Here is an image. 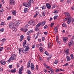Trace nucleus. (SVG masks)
Here are the masks:
<instances>
[{
  "label": "nucleus",
  "mask_w": 74,
  "mask_h": 74,
  "mask_svg": "<svg viewBox=\"0 0 74 74\" xmlns=\"http://www.w3.org/2000/svg\"><path fill=\"white\" fill-rule=\"evenodd\" d=\"M16 58V55L15 54H13L11 57L10 58L9 60H8V62H10L11 60H15Z\"/></svg>",
  "instance_id": "f257e3e1"
},
{
  "label": "nucleus",
  "mask_w": 74,
  "mask_h": 74,
  "mask_svg": "<svg viewBox=\"0 0 74 74\" xmlns=\"http://www.w3.org/2000/svg\"><path fill=\"white\" fill-rule=\"evenodd\" d=\"M23 5L24 6L26 7L29 8V7H31L32 4L29 3H24L23 4Z\"/></svg>",
  "instance_id": "f03ea898"
},
{
  "label": "nucleus",
  "mask_w": 74,
  "mask_h": 74,
  "mask_svg": "<svg viewBox=\"0 0 74 74\" xmlns=\"http://www.w3.org/2000/svg\"><path fill=\"white\" fill-rule=\"evenodd\" d=\"M23 69V66H22L19 69L18 73L19 74H22V70Z\"/></svg>",
  "instance_id": "7ed1b4c3"
},
{
  "label": "nucleus",
  "mask_w": 74,
  "mask_h": 74,
  "mask_svg": "<svg viewBox=\"0 0 74 74\" xmlns=\"http://www.w3.org/2000/svg\"><path fill=\"white\" fill-rule=\"evenodd\" d=\"M29 23L30 25H32V26H34V25H35V22L33 21H30L29 22Z\"/></svg>",
  "instance_id": "20e7f679"
},
{
  "label": "nucleus",
  "mask_w": 74,
  "mask_h": 74,
  "mask_svg": "<svg viewBox=\"0 0 74 74\" xmlns=\"http://www.w3.org/2000/svg\"><path fill=\"white\" fill-rule=\"evenodd\" d=\"M65 53L66 54V56H69V55H70V52H69V49H66L65 51Z\"/></svg>",
  "instance_id": "39448f33"
},
{
  "label": "nucleus",
  "mask_w": 74,
  "mask_h": 74,
  "mask_svg": "<svg viewBox=\"0 0 74 74\" xmlns=\"http://www.w3.org/2000/svg\"><path fill=\"white\" fill-rule=\"evenodd\" d=\"M0 63L2 65H4L5 64V63H6V62L5 60H1L0 61Z\"/></svg>",
  "instance_id": "423d86ee"
},
{
  "label": "nucleus",
  "mask_w": 74,
  "mask_h": 74,
  "mask_svg": "<svg viewBox=\"0 0 74 74\" xmlns=\"http://www.w3.org/2000/svg\"><path fill=\"white\" fill-rule=\"evenodd\" d=\"M46 6L48 9H51V5L48 3H47L46 4Z\"/></svg>",
  "instance_id": "0eeeda50"
},
{
  "label": "nucleus",
  "mask_w": 74,
  "mask_h": 74,
  "mask_svg": "<svg viewBox=\"0 0 74 74\" xmlns=\"http://www.w3.org/2000/svg\"><path fill=\"white\" fill-rule=\"evenodd\" d=\"M31 69L32 70H34L35 69L34 67V64L32 63L31 64Z\"/></svg>",
  "instance_id": "6e6552de"
},
{
  "label": "nucleus",
  "mask_w": 74,
  "mask_h": 74,
  "mask_svg": "<svg viewBox=\"0 0 74 74\" xmlns=\"http://www.w3.org/2000/svg\"><path fill=\"white\" fill-rule=\"evenodd\" d=\"M10 4L12 5V4H13V5H15V1L14 0H11L10 1Z\"/></svg>",
  "instance_id": "1a4fd4ad"
},
{
  "label": "nucleus",
  "mask_w": 74,
  "mask_h": 74,
  "mask_svg": "<svg viewBox=\"0 0 74 74\" xmlns=\"http://www.w3.org/2000/svg\"><path fill=\"white\" fill-rule=\"evenodd\" d=\"M9 26L10 28H14V23H11L9 25Z\"/></svg>",
  "instance_id": "9d476101"
},
{
  "label": "nucleus",
  "mask_w": 74,
  "mask_h": 74,
  "mask_svg": "<svg viewBox=\"0 0 74 74\" xmlns=\"http://www.w3.org/2000/svg\"><path fill=\"white\" fill-rule=\"evenodd\" d=\"M64 14L66 16H69L70 15V14L68 12H64Z\"/></svg>",
  "instance_id": "9b49d317"
},
{
  "label": "nucleus",
  "mask_w": 74,
  "mask_h": 74,
  "mask_svg": "<svg viewBox=\"0 0 74 74\" xmlns=\"http://www.w3.org/2000/svg\"><path fill=\"white\" fill-rule=\"evenodd\" d=\"M21 31H22V32H26L27 31V30H28V29H27L24 28H21Z\"/></svg>",
  "instance_id": "f8f14e48"
},
{
  "label": "nucleus",
  "mask_w": 74,
  "mask_h": 74,
  "mask_svg": "<svg viewBox=\"0 0 74 74\" xmlns=\"http://www.w3.org/2000/svg\"><path fill=\"white\" fill-rule=\"evenodd\" d=\"M24 36L23 35H21L20 36V41L21 42V41H22L23 39H24Z\"/></svg>",
  "instance_id": "ddd939ff"
},
{
  "label": "nucleus",
  "mask_w": 74,
  "mask_h": 74,
  "mask_svg": "<svg viewBox=\"0 0 74 74\" xmlns=\"http://www.w3.org/2000/svg\"><path fill=\"white\" fill-rule=\"evenodd\" d=\"M21 23V22L19 21H17L16 23V24L15 25L16 26H18L19 25V24Z\"/></svg>",
  "instance_id": "4468645a"
},
{
  "label": "nucleus",
  "mask_w": 74,
  "mask_h": 74,
  "mask_svg": "<svg viewBox=\"0 0 74 74\" xmlns=\"http://www.w3.org/2000/svg\"><path fill=\"white\" fill-rule=\"evenodd\" d=\"M73 44V42L72 41H70V42L69 43V47H71V45Z\"/></svg>",
  "instance_id": "2eb2a0df"
},
{
  "label": "nucleus",
  "mask_w": 74,
  "mask_h": 74,
  "mask_svg": "<svg viewBox=\"0 0 74 74\" xmlns=\"http://www.w3.org/2000/svg\"><path fill=\"white\" fill-rule=\"evenodd\" d=\"M31 62V61H29L28 63L27 64V68H29L30 67V64Z\"/></svg>",
  "instance_id": "dca6fc26"
},
{
  "label": "nucleus",
  "mask_w": 74,
  "mask_h": 74,
  "mask_svg": "<svg viewBox=\"0 0 74 74\" xmlns=\"http://www.w3.org/2000/svg\"><path fill=\"white\" fill-rule=\"evenodd\" d=\"M67 60L69 62L71 60V59L70 58V57L69 56H67L66 57Z\"/></svg>",
  "instance_id": "f3484780"
},
{
  "label": "nucleus",
  "mask_w": 74,
  "mask_h": 74,
  "mask_svg": "<svg viewBox=\"0 0 74 74\" xmlns=\"http://www.w3.org/2000/svg\"><path fill=\"white\" fill-rule=\"evenodd\" d=\"M28 9L27 8H25L24 10V12L26 13L27 12Z\"/></svg>",
  "instance_id": "a211bd4d"
},
{
  "label": "nucleus",
  "mask_w": 74,
  "mask_h": 74,
  "mask_svg": "<svg viewBox=\"0 0 74 74\" xmlns=\"http://www.w3.org/2000/svg\"><path fill=\"white\" fill-rule=\"evenodd\" d=\"M68 39L66 37L64 38H63V41H64V42H66V41H67V40H68Z\"/></svg>",
  "instance_id": "6ab92c4d"
},
{
  "label": "nucleus",
  "mask_w": 74,
  "mask_h": 74,
  "mask_svg": "<svg viewBox=\"0 0 74 74\" xmlns=\"http://www.w3.org/2000/svg\"><path fill=\"white\" fill-rule=\"evenodd\" d=\"M41 8L42 10H45L47 7H46V6L45 5H43L42 6Z\"/></svg>",
  "instance_id": "aec40b11"
},
{
  "label": "nucleus",
  "mask_w": 74,
  "mask_h": 74,
  "mask_svg": "<svg viewBox=\"0 0 74 74\" xmlns=\"http://www.w3.org/2000/svg\"><path fill=\"white\" fill-rule=\"evenodd\" d=\"M55 32L57 33L58 32V29L57 27H55L54 28Z\"/></svg>",
  "instance_id": "412c9836"
},
{
  "label": "nucleus",
  "mask_w": 74,
  "mask_h": 74,
  "mask_svg": "<svg viewBox=\"0 0 74 74\" xmlns=\"http://www.w3.org/2000/svg\"><path fill=\"white\" fill-rule=\"evenodd\" d=\"M16 71V69H12L11 71V72L12 73H15Z\"/></svg>",
  "instance_id": "4be33fe9"
},
{
  "label": "nucleus",
  "mask_w": 74,
  "mask_h": 74,
  "mask_svg": "<svg viewBox=\"0 0 74 74\" xmlns=\"http://www.w3.org/2000/svg\"><path fill=\"white\" fill-rule=\"evenodd\" d=\"M52 45H52V44L51 43H49L48 45L49 48H51L52 47Z\"/></svg>",
  "instance_id": "5701e85b"
},
{
  "label": "nucleus",
  "mask_w": 74,
  "mask_h": 74,
  "mask_svg": "<svg viewBox=\"0 0 74 74\" xmlns=\"http://www.w3.org/2000/svg\"><path fill=\"white\" fill-rule=\"evenodd\" d=\"M62 26L63 27H67V25H66V24L65 23H63Z\"/></svg>",
  "instance_id": "b1692460"
},
{
  "label": "nucleus",
  "mask_w": 74,
  "mask_h": 74,
  "mask_svg": "<svg viewBox=\"0 0 74 74\" xmlns=\"http://www.w3.org/2000/svg\"><path fill=\"white\" fill-rule=\"evenodd\" d=\"M45 21H43L42 23V26H44L45 25Z\"/></svg>",
  "instance_id": "393cba45"
},
{
  "label": "nucleus",
  "mask_w": 74,
  "mask_h": 74,
  "mask_svg": "<svg viewBox=\"0 0 74 74\" xmlns=\"http://www.w3.org/2000/svg\"><path fill=\"white\" fill-rule=\"evenodd\" d=\"M12 12L14 15H16V12L14 10L12 11Z\"/></svg>",
  "instance_id": "a878e982"
},
{
  "label": "nucleus",
  "mask_w": 74,
  "mask_h": 74,
  "mask_svg": "<svg viewBox=\"0 0 74 74\" xmlns=\"http://www.w3.org/2000/svg\"><path fill=\"white\" fill-rule=\"evenodd\" d=\"M59 12L58 10H54L53 12V13L54 14H58Z\"/></svg>",
  "instance_id": "bb28decb"
},
{
  "label": "nucleus",
  "mask_w": 74,
  "mask_h": 74,
  "mask_svg": "<svg viewBox=\"0 0 74 74\" xmlns=\"http://www.w3.org/2000/svg\"><path fill=\"white\" fill-rule=\"evenodd\" d=\"M67 19H68V21H71V20L72 19V18L71 17V16H69L68 17H67Z\"/></svg>",
  "instance_id": "cd10ccee"
},
{
  "label": "nucleus",
  "mask_w": 74,
  "mask_h": 74,
  "mask_svg": "<svg viewBox=\"0 0 74 74\" xmlns=\"http://www.w3.org/2000/svg\"><path fill=\"white\" fill-rule=\"evenodd\" d=\"M41 25V23H38L37 25L36 26V27H38L39 26H40Z\"/></svg>",
  "instance_id": "c85d7f7f"
},
{
  "label": "nucleus",
  "mask_w": 74,
  "mask_h": 74,
  "mask_svg": "<svg viewBox=\"0 0 74 74\" xmlns=\"http://www.w3.org/2000/svg\"><path fill=\"white\" fill-rule=\"evenodd\" d=\"M50 71L51 72V73L52 74H54V71L53 70V69H50Z\"/></svg>",
  "instance_id": "c756f323"
},
{
  "label": "nucleus",
  "mask_w": 74,
  "mask_h": 74,
  "mask_svg": "<svg viewBox=\"0 0 74 74\" xmlns=\"http://www.w3.org/2000/svg\"><path fill=\"white\" fill-rule=\"evenodd\" d=\"M39 50L40 51V52H42L43 51V48L42 47H40L39 48Z\"/></svg>",
  "instance_id": "7c9ffc66"
},
{
  "label": "nucleus",
  "mask_w": 74,
  "mask_h": 74,
  "mask_svg": "<svg viewBox=\"0 0 74 74\" xmlns=\"http://www.w3.org/2000/svg\"><path fill=\"white\" fill-rule=\"evenodd\" d=\"M70 56L71 59H74V55H73V54H71Z\"/></svg>",
  "instance_id": "2f4dec72"
},
{
  "label": "nucleus",
  "mask_w": 74,
  "mask_h": 74,
  "mask_svg": "<svg viewBox=\"0 0 74 74\" xmlns=\"http://www.w3.org/2000/svg\"><path fill=\"white\" fill-rule=\"evenodd\" d=\"M62 66L63 67H64L65 66H69V64H68V63H66L65 64L63 65Z\"/></svg>",
  "instance_id": "473e14b6"
},
{
  "label": "nucleus",
  "mask_w": 74,
  "mask_h": 74,
  "mask_svg": "<svg viewBox=\"0 0 74 74\" xmlns=\"http://www.w3.org/2000/svg\"><path fill=\"white\" fill-rule=\"evenodd\" d=\"M36 15H34V17H36V16H37V15H38V14H39L38 12H36Z\"/></svg>",
  "instance_id": "72a5a7b5"
},
{
  "label": "nucleus",
  "mask_w": 74,
  "mask_h": 74,
  "mask_svg": "<svg viewBox=\"0 0 74 74\" xmlns=\"http://www.w3.org/2000/svg\"><path fill=\"white\" fill-rule=\"evenodd\" d=\"M27 38L28 41H30V36H27Z\"/></svg>",
  "instance_id": "f704fd0d"
},
{
  "label": "nucleus",
  "mask_w": 74,
  "mask_h": 74,
  "mask_svg": "<svg viewBox=\"0 0 74 74\" xmlns=\"http://www.w3.org/2000/svg\"><path fill=\"white\" fill-rule=\"evenodd\" d=\"M27 73L28 74H32V73H31V72L29 70H27Z\"/></svg>",
  "instance_id": "c9c22d12"
},
{
  "label": "nucleus",
  "mask_w": 74,
  "mask_h": 74,
  "mask_svg": "<svg viewBox=\"0 0 74 74\" xmlns=\"http://www.w3.org/2000/svg\"><path fill=\"white\" fill-rule=\"evenodd\" d=\"M35 31H37V32H38L39 31V29H38V28L36 27L35 28Z\"/></svg>",
  "instance_id": "e433bc0d"
},
{
  "label": "nucleus",
  "mask_w": 74,
  "mask_h": 74,
  "mask_svg": "<svg viewBox=\"0 0 74 74\" xmlns=\"http://www.w3.org/2000/svg\"><path fill=\"white\" fill-rule=\"evenodd\" d=\"M58 16H55L54 17V20H55L56 19H57V18H58Z\"/></svg>",
  "instance_id": "4c0bfd02"
},
{
  "label": "nucleus",
  "mask_w": 74,
  "mask_h": 74,
  "mask_svg": "<svg viewBox=\"0 0 74 74\" xmlns=\"http://www.w3.org/2000/svg\"><path fill=\"white\" fill-rule=\"evenodd\" d=\"M13 31L14 32H16V29L15 27L13 28Z\"/></svg>",
  "instance_id": "58836bf2"
},
{
  "label": "nucleus",
  "mask_w": 74,
  "mask_h": 74,
  "mask_svg": "<svg viewBox=\"0 0 74 74\" xmlns=\"http://www.w3.org/2000/svg\"><path fill=\"white\" fill-rule=\"evenodd\" d=\"M29 3H34V1L33 0H30L29 1Z\"/></svg>",
  "instance_id": "ea45409f"
},
{
  "label": "nucleus",
  "mask_w": 74,
  "mask_h": 74,
  "mask_svg": "<svg viewBox=\"0 0 74 74\" xmlns=\"http://www.w3.org/2000/svg\"><path fill=\"white\" fill-rule=\"evenodd\" d=\"M71 2V0H68L67 1V2L68 3V4L70 3Z\"/></svg>",
  "instance_id": "a19ab883"
},
{
  "label": "nucleus",
  "mask_w": 74,
  "mask_h": 74,
  "mask_svg": "<svg viewBox=\"0 0 74 74\" xmlns=\"http://www.w3.org/2000/svg\"><path fill=\"white\" fill-rule=\"evenodd\" d=\"M53 25H54V23H51V24L50 27H52L53 26Z\"/></svg>",
  "instance_id": "79ce46f5"
},
{
  "label": "nucleus",
  "mask_w": 74,
  "mask_h": 74,
  "mask_svg": "<svg viewBox=\"0 0 74 74\" xmlns=\"http://www.w3.org/2000/svg\"><path fill=\"white\" fill-rule=\"evenodd\" d=\"M42 15L43 16H45V12H42Z\"/></svg>",
  "instance_id": "37998d69"
},
{
  "label": "nucleus",
  "mask_w": 74,
  "mask_h": 74,
  "mask_svg": "<svg viewBox=\"0 0 74 74\" xmlns=\"http://www.w3.org/2000/svg\"><path fill=\"white\" fill-rule=\"evenodd\" d=\"M30 33H31V32H30V31H29L27 32V35H29V34H30Z\"/></svg>",
  "instance_id": "c03bdc74"
},
{
  "label": "nucleus",
  "mask_w": 74,
  "mask_h": 74,
  "mask_svg": "<svg viewBox=\"0 0 74 74\" xmlns=\"http://www.w3.org/2000/svg\"><path fill=\"white\" fill-rule=\"evenodd\" d=\"M11 18V16H9L8 17L7 20H8V21H9V20Z\"/></svg>",
  "instance_id": "a18cd8bd"
},
{
  "label": "nucleus",
  "mask_w": 74,
  "mask_h": 74,
  "mask_svg": "<svg viewBox=\"0 0 74 74\" xmlns=\"http://www.w3.org/2000/svg\"><path fill=\"white\" fill-rule=\"evenodd\" d=\"M0 31L1 32H4V28L0 29Z\"/></svg>",
  "instance_id": "49530a36"
},
{
  "label": "nucleus",
  "mask_w": 74,
  "mask_h": 74,
  "mask_svg": "<svg viewBox=\"0 0 74 74\" xmlns=\"http://www.w3.org/2000/svg\"><path fill=\"white\" fill-rule=\"evenodd\" d=\"M1 41H2L3 42H4V41H5V38H3L2 39Z\"/></svg>",
  "instance_id": "de8ad7c7"
},
{
  "label": "nucleus",
  "mask_w": 74,
  "mask_h": 74,
  "mask_svg": "<svg viewBox=\"0 0 74 74\" xmlns=\"http://www.w3.org/2000/svg\"><path fill=\"white\" fill-rule=\"evenodd\" d=\"M58 63V62L57 60H55L54 62V63L55 64H57Z\"/></svg>",
  "instance_id": "09e8293b"
},
{
  "label": "nucleus",
  "mask_w": 74,
  "mask_h": 74,
  "mask_svg": "<svg viewBox=\"0 0 74 74\" xmlns=\"http://www.w3.org/2000/svg\"><path fill=\"white\" fill-rule=\"evenodd\" d=\"M46 69H49L51 67L50 66H46Z\"/></svg>",
  "instance_id": "8fccbe9b"
},
{
  "label": "nucleus",
  "mask_w": 74,
  "mask_h": 74,
  "mask_svg": "<svg viewBox=\"0 0 74 74\" xmlns=\"http://www.w3.org/2000/svg\"><path fill=\"white\" fill-rule=\"evenodd\" d=\"M45 54H46L47 55H49V53L47 52V51H45Z\"/></svg>",
  "instance_id": "3c124183"
},
{
  "label": "nucleus",
  "mask_w": 74,
  "mask_h": 74,
  "mask_svg": "<svg viewBox=\"0 0 74 74\" xmlns=\"http://www.w3.org/2000/svg\"><path fill=\"white\" fill-rule=\"evenodd\" d=\"M50 59H51V57L50 56L48 58H47V60H48V61H49Z\"/></svg>",
  "instance_id": "603ef678"
},
{
  "label": "nucleus",
  "mask_w": 74,
  "mask_h": 74,
  "mask_svg": "<svg viewBox=\"0 0 74 74\" xmlns=\"http://www.w3.org/2000/svg\"><path fill=\"white\" fill-rule=\"evenodd\" d=\"M18 49L19 50V53H21V49L20 48H19Z\"/></svg>",
  "instance_id": "864d4df0"
},
{
  "label": "nucleus",
  "mask_w": 74,
  "mask_h": 74,
  "mask_svg": "<svg viewBox=\"0 0 74 74\" xmlns=\"http://www.w3.org/2000/svg\"><path fill=\"white\" fill-rule=\"evenodd\" d=\"M59 69H56V73H57V72H59Z\"/></svg>",
  "instance_id": "5fc2aeb1"
},
{
  "label": "nucleus",
  "mask_w": 74,
  "mask_h": 74,
  "mask_svg": "<svg viewBox=\"0 0 74 74\" xmlns=\"http://www.w3.org/2000/svg\"><path fill=\"white\" fill-rule=\"evenodd\" d=\"M71 23V21L68 20L67 23L68 24H70Z\"/></svg>",
  "instance_id": "6e6d98bb"
},
{
  "label": "nucleus",
  "mask_w": 74,
  "mask_h": 74,
  "mask_svg": "<svg viewBox=\"0 0 74 74\" xmlns=\"http://www.w3.org/2000/svg\"><path fill=\"white\" fill-rule=\"evenodd\" d=\"M48 27V26H47V25H45L44 27V28L45 29H47V28Z\"/></svg>",
  "instance_id": "4d7b16f0"
},
{
  "label": "nucleus",
  "mask_w": 74,
  "mask_h": 74,
  "mask_svg": "<svg viewBox=\"0 0 74 74\" xmlns=\"http://www.w3.org/2000/svg\"><path fill=\"white\" fill-rule=\"evenodd\" d=\"M23 44H26V40H24V41L23 42Z\"/></svg>",
  "instance_id": "13d9d810"
},
{
  "label": "nucleus",
  "mask_w": 74,
  "mask_h": 74,
  "mask_svg": "<svg viewBox=\"0 0 74 74\" xmlns=\"http://www.w3.org/2000/svg\"><path fill=\"white\" fill-rule=\"evenodd\" d=\"M9 67L10 69H12V65H10L9 66Z\"/></svg>",
  "instance_id": "bf43d9fd"
},
{
  "label": "nucleus",
  "mask_w": 74,
  "mask_h": 74,
  "mask_svg": "<svg viewBox=\"0 0 74 74\" xmlns=\"http://www.w3.org/2000/svg\"><path fill=\"white\" fill-rule=\"evenodd\" d=\"M17 68H18V67H19V63H17Z\"/></svg>",
  "instance_id": "052dcab7"
},
{
  "label": "nucleus",
  "mask_w": 74,
  "mask_h": 74,
  "mask_svg": "<svg viewBox=\"0 0 74 74\" xmlns=\"http://www.w3.org/2000/svg\"><path fill=\"white\" fill-rule=\"evenodd\" d=\"M25 27H26V28H27L28 27H29V25H28V24H27L25 26Z\"/></svg>",
  "instance_id": "680f3d73"
},
{
  "label": "nucleus",
  "mask_w": 74,
  "mask_h": 74,
  "mask_svg": "<svg viewBox=\"0 0 74 74\" xmlns=\"http://www.w3.org/2000/svg\"><path fill=\"white\" fill-rule=\"evenodd\" d=\"M44 71L45 73H47V70L46 69H45L44 70Z\"/></svg>",
  "instance_id": "e2e57ef3"
},
{
  "label": "nucleus",
  "mask_w": 74,
  "mask_h": 74,
  "mask_svg": "<svg viewBox=\"0 0 74 74\" xmlns=\"http://www.w3.org/2000/svg\"><path fill=\"white\" fill-rule=\"evenodd\" d=\"M26 49H29V46H27L26 48Z\"/></svg>",
  "instance_id": "0e129e2a"
},
{
  "label": "nucleus",
  "mask_w": 74,
  "mask_h": 74,
  "mask_svg": "<svg viewBox=\"0 0 74 74\" xmlns=\"http://www.w3.org/2000/svg\"><path fill=\"white\" fill-rule=\"evenodd\" d=\"M52 8L53 9V8H55V5H53L52 7Z\"/></svg>",
  "instance_id": "69168bd1"
},
{
  "label": "nucleus",
  "mask_w": 74,
  "mask_h": 74,
  "mask_svg": "<svg viewBox=\"0 0 74 74\" xmlns=\"http://www.w3.org/2000/svg\"><path fill=\"white\" fill-rule=\"evenodd\" d=\"M42 41H44V40H45V37H43L42 38Z\"/></svg>",
  "instance_id": "338daca9"
},
{
  "label": "nucleus",
  "mask_w": 74,
  "mask_h": 74,
  "mask_svg": "<svg viewBox=\"0 0 74 74\" xmlns=\"http://www.w3.org/2000/svg\"><path fill=\"white\" fill-rule=\"evenodd\" d=\"M71 8L72 9V10H74V5Z\"/></svg>",
  "instance_id": "774afa93"
}]
</instances>
